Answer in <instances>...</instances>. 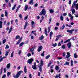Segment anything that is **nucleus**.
<instances>
[{
    "label": "nucleus",
    "mask_w": 78,
    "mask_h": 78,
    "mask_svg": "<svg viewBox=\"0 0 78 78\" xmlns=\"http://www.w3.org/2000/svg\"><path fill=\"white\" fill-rule=\"evenodd\" d=\"M21 73H22V71H20L17 73L16 76H15V74H13V77L14 78H19L20 76V75H21Z\"/></svg>",
    "instance_id": "nucleus-1"
},
{
    "label": "nucleus",
    "mask_w": 78,
    "mask_h": 78,
    "mask_svg": "<svg viewBox=\"0 0 78 78\" xmlns=\"http://www.w3.org/2000/svg\"><path fill=\"white\" fill-rule=\"evenodd\" d=\"M16 39H19L17 43H16V45H18L20 42H21V41L22 40V37H20L19 35H17L16 37L15 38Z\"/></svg>",
    "instance_id": "nucleus-2"
},
{
    "label": "nucleus",
    "mask_w": 78,
    "mask_h": 78,
    "mask_svg": "<svg viewBox=\"0 0 78 78\" xmlns=\"http://www.w3.org/2000/svg\"><path fill=\"white\" fill-rule=\"evenodd\" d=\"M46 14V11L45 9H43L42 10L41 12H40V14H39V15L40 16H42V15H43V16H45Z\"/></svg>",
    "instance_id": "nucleus-3"
},
{
    "label": "nucleus",
    "mask_w": 78,
    "mask_h": 78,
    "mask_svg": "<svg viewBox=\"0 0 78 78\" xmlns=\"http://www.w3.org/2000/svg\"><path fill=\"white\" fill-rule=\"evenodd\" d=\"M34 61V59H33V58H32L30 59H28L27 62H28V63L30 64H32V62H33Z\"/></svg>",
    "instance_id": "nucleus-4"
},
{
    "label": "nucleus",
    "mask_w": 78,
    "mask_h": 78,
    "mask_svg": "<svg viewBox=\"0 0 78 78\" xmlns=\"http://www.w3.org/2000/svg\"><path fill=\"white\" fill-rule=\"evenodd\" d=\"M75 31V29H73L71 30H69L66 31L67 32H69V34H72L73 31Z\"/></svg>",
    "instance_id": "nucleus-5"
},
{
    "label": "nucleus",
    "mask_w": 78,
    "mask_h": 78,
    "mask_svg": "<svg viewBox=\"0 0 78 78\" xmlns=\"http://www.w3.org/2000/svg\"><path fill=\"white\" fill-rule=\"evenodd\" d=\"M78 2V0H76V1H74L73 2V3L72 5V8H74L75 6L76 5L77 3Z\"/></svg>",
    "instance_id": "nucleus-6"
},
{
    "label": "nucleus",
    "mask_w": 78,
    "mask_h": 78,
    "mask_svg": "<svg viewBox=\"0 0 78 78\" xmlns=\"http://www.w3.org/2000/svg\"><path fill=\"white\" fill-rule=\"evenodd\" d=\"M42 48H43L42 46H39L37 50L38 52H40V51H41Z\"/></svg>",
    "instance_id": "nucleus-7"
},
{
    "label": "nucleus",
    "mask_w": 78,
    "mask_h": 78,
    "mask_svg": "<svg viewBox=\"0 0 78 78\" xmlns=\"http://www.w3.org/2000/svg\"><path fill=\"white\" fill-rule=\"evenodd\" d=\"M28 22L26 21L25 22V25L24 27V30H25V29H26L28 25Z\"/></svg>",
    "instance_id": "nucleus-8"
},
{
    "label": "nucleus",
    "mask_w": 78,
    "mask_h": 78,
    "mask_svg": "<svg viewBox=\"0 0 78 78\" xmlns=\"http://www.w3.org/2000/svg\"><path fill=\"white\" fill-rule=\"evenodd\" d=\"M2 55V51H0V56ZM3 60L2 58V56H0V62Z\"/></svg>",
    "instance_id": "nucleus-9"
},
{
    "label": "nucleus",
    "mask_w": 78,
    "mask_h": 78,
    "mask_svg": "<svg viewBox=\"0 0 78 78\" xmlns=\"http://www.w3.org/2000/svg\"><path fill=\"white\" fill-rule=\"evenodd\" d=\"M67 46H68V48H70L72 46V44L71 42H69L67 44Z\"/></svg>",
    "instance_id": "nucleus-10"
},
{
    "label": "nucleus",
    "mask_w": 78,
    "mask_h": 78,
    "mask_svg": "<svg viewBox=\"0 0 78 78\" xmlns=\"http://www.w3.org/2000/svg\"><path fill=\"white\" fill-rule=\"evenodd\" d=\"M28 6L27 5H26L24 7V11H27L28 9Z\"/></svg>",
    "instance_id": "nucleus-11"
},
{
    "label": "nucleus",
    "mask_w": 78,
    "mask_h": 78,
    "mask_svg": "<svg viewBox=\"0 0 78 78\" xmlns=\"http://www.w3.org/2000/svg\"><path fill=\"white\" fill-rule=\"evenodd\" d=\"M3 27V21H0V28H2Z\"/></svg>",
    "instance_id": "nucleus-12"
},
{
    "label": "nucleus",
    "mask_w": 78,
    "mask_h": 78,
    "mask_svg": "<svg viewBox=\"0 0 78 78\" xmlns=\"http://www.w3.org/2000/svg\"><path fill=\"white\" fill-rule=\"evenodd\" d=\"M34 50V47H32L30 49V52H33Z\"/></svg>",
    "instance_id": "nucleus-13"
},
{
    "label": "nucleus",
    "mask_w": 78,
    "mask_h": 78,
    "mask_svg": "<svg viewBox=\"0 0 78 78\" xmlns=\"http://www.w3.org/2000/svg\"><path fill=\"white\" fill-rule=\"evenodd\" d=\"M44 38V37L43 35H41L39 37V39L40 41H42Z\"/></svg>",
    "instance_id": "nucleus-14"
},
{
    "label": "nucleus",
    "mask_w": 78,
    "mask_h": 78,
    "mask_svg": "<svg viewBox=\"0 0 78 78\" xmlns=\"http://www.w3.org/2000/svg\"><path fill=\"white\" fill-rule=\"evenodd\" d=\"M10 67H11V64L10 63L7 64L6 66L7 69H9V68H10Z\"/></svg>",
    "instance_id": "nucleus-15"
},
{
    "label": "nucleus",
    "mask_w": 78,
    "mask_h": 78,
    "mask_svg": "<svg viewBox=\"0 0 78 78\" xmlns=\"http://www.w3.org/2000/svg\"><path fill=\"white\" fill-rule=\"evenodd\" d=\"M60 19L62 21H63V20H64V17H63L62 15H61L60 16Z\"/></svg>",
    "instance_id": "nucleus-16"
},
{
    "label": "nucleus",
    "mask_w": 78,
    "mask_h": 78,
    "mask_svg": "<svg viewBox=\"0 0 78 78\" xmlns=\"http://www.w3.org/2000/svg\"><path fill=\"white\" fill-rule=\"evenodd\" d=\"M49 12L51 14H53V12H54V10L51 9H49Z\"/></svg>",
    "instance_id": "nucleus-17"
},
{
    "label": "nucleus",
    "mask_w": 78,
    "mask_h": 78,
    "mask_svg": "<svg viewBox=\"0 0 78 78\" xmlns=\"http://www.w3.org/2000/svg\"><path fill=\"white\" fill-rule=\"evenodd\" d=\"M74 8L76 9H78V4H76V5H75L74 6Z\"/></svg>",
    "instance_id": "nucleus-18"
},
{
    "label": "nucleus",
    "mask_w": 78,
    "mask_h": 78,
    "mask_svg": "<svg viewBox=\"0 0 78 78\" xmlns=\"http://www.w3.org/2000/svg\"><path fill=\"white\" fill-rule=\"evenodd\" d=\"M36 31H32L31 32L32 33H33V34L35 35V36H36L37 35V34L36 33Z\"/></svg>",
    "instance_id": "nucleus-19"
},
{
    "label": "nucleus",
    "mask_w": 78,
    "mask_h": 78,
    "mask_svg": "<svg viewBox=\"0 0 78 78\" xmlns=\"http://www.w3.org/2000/svg\"><path fill=\"white\" fill-rule=\"evenodd\" d=\"M32 68H33L34 70H36L37 69V68H36V66H34V65H33L32 66Z\"/></svg>",
    "instance_id": "nucleus-20"
},
{
    "label": "nucleus",
    "mask_w": 78,
    "mask_h": 78,
    "mask_svg": "<svg viewBox=\"0 0 78 78\" xmlns=\"http://www.w3.org/2000/svg\"><path fill=\"white\" fill-rule=\"evenodd\" d=\"M16 4H15V5L13 6V7L12 8V11H14V9H15V8H16Z\"/></svg>",
    "instance_id": "nucleus-21"
},
{
    "label": "nucleus",
    "mask_w": 78,
    "mask_h": 78,
    "mask_svg": "<svg viewBox=\"0 0 78 78\" xmlns=\"http://www.w3.org/2000/svg\"><path fill=\"white\" fill-rule=\"evenodd\" d=\"M38 67L39 68V70L40 72H42V66H38Z\"/></svg>",
    "instance_id": "nucleus-22"
},
{
    "label": "nucleus",
    "mask_w": 78,
    "mask_h": 78,
    "mask_svg": "<svg viewBox=\"0 0 78 78\" xmlns=\"http://www.w3.org/2000/svg\"><path fill=\"white\" fill-rule=\"evenodd\" d=\"M70 39H68L67 40L65 41H64V43H65V44H66V43H67V42H70Z\"/></svg>",
    "instance_id": "nucleus-23"
},
{
    "label": "nucleus",
    "mask_w": 78,
    "mask_h": 78,
    "mask_svg": "<svg viewBox=\"0 0 78 78\" xmlns=\"http://www.w3.org/2000/svg\"><path fill=\"white\" fill-rule=\"evenodd\" d=\"M71 11H72V13L73 14L75 13V10L74 9H72Z\"/></svg>",
    "instance_id": "nucleus-24"
},
{
    "label": "nucleus",
    "mask_w": 78,
    "mask_h": 78,
    "mask_svg": "<svg viewBox=\"0 0 78 78\" xmlns=\"http://www.w3.org/2000/svg\"><path fill=\"white\" fill-rule=\"evenodd\" d=\"M44 66V62L42 61V60H41V66Z\"/></svg>",
    "instance_id": "nucleus-25"
},
{
    "label": "nucleus",
    "mask_w": 78,
    "mask_h": 78,
    "mask_svg": "<svg viewBox=\"0 0 78 78\" xmlns=\"http://www.w3.org/2000/svg\"><path fill=\"white\" fill-rule=\"evenodd\" d=\"M24 72L25 73H26L27 72V68H26V66H25L24 68Z\"/></svg>",
    "instance_id": "nucleus-26"
},
{
    "label": "nucleus",
    "mask_w": 78,
    "mask_h": 78,
    "mask_svg": "<svg viewBox=\"0 0 78 78\" xmlns=\"http://www.w3.org/2000/svg\"><path fill=\"white\" fill-rule=\"evenodd\" d=\"M64 28H65V25L63 24L62 26V27L60 28L61 30H63L64 29Z\"/></svg>",
    "instance_id": "nucleus-27"
},
{
    "label": "nucleus",
    "mask_w": 78,
    "mask_h": 78,
    "mask_svg": "<svg viewBox=\"0 0 78 78\" xmlns=\"http://www.w3.org/2000/svg\"><path fill=\"white\" fill-rule=\"evenodd\" d=\"M55 70H59V67L58 66H55Z\"/></svg>",
    "instance_id": "nucleus-28"
},
{
    "label": "nucleus",
    "mask_w": 78,
    "mask_h": 78,
    "mask_svg": "<svg viewBox=\"0 0 78 78\" xmlns=\"http://www.w3.org/2000/svg\"><path fill=\"white\" fill-rule=\"evenodd\" d=\"M12 27H10V29L9 30V33H10L11 32V31H12Z\"/></svg>",
    "instance_id": "nucleus-29"
},
{
    "label": "nucleus",
    "mask_w": 78,
    "mask_h": 78,
    "mask_svg": "<svg viewBox=\"0 0 78 78\" xmlns=\"http://www.w3.org/2000/svg\"><path fill=\"white\" fill-rule=\"evenodd\" d=\"M32 25H33L32 28H34V22L33 21L31 22Z\"/></svg>",
    "instance_id": "nucleus-30"
},
{
    "label": "nucleus",
    "mask_w": 78,
    "mask_h": 78,
    "mask_svg": "<svg viewBox=\"0 0 78 78\" xmlns=\"http://www.w3.org/2000/svg\"><path fill=\"white\" fill-rule=\"evenodd\" d=\"M23 44H24V43L23 42H22L20 44L19 46L20 47H21V46H22V45H23Z\"/></svg>",
    "instance_id": "nucleus-31"
},
{
    "label": "nucleus",
    "mask_w": 78,
    "mask_h": 78,
    "mask_svg": "<svg viewBox=\"0 0 78 78\" xmlns=\"http://www.w3.org/2000/svg\"><path fill=\"white\" fill-rule=\"evenodd\" d=\"M71 66H73V61L72 60L71 61Z\"/></svg>",
    "instance_id": "nucleus-32"
},
{
    "label": "nucleus",
    "mask_w": 78,
    "mask_h": 78,
    "mask_svg": "<svg viewBox=\"0 0 78 78\" xmlns=\"http://www.w3.org/2000/svg\"><path fill=\"white\" fill-rule=\"evenodd\" d=\"M74 57L75 58H78V55H76V54L75 53L74 55Z\"/></svg>",
    "instance_id": "nucleus-33"
},
{
    "label": "nucleus",
    "mask_w": 78,
    "mask_h": 78,
    "mask_svg": "<svg viewBox=\"0 0 78 78\" xmlns=\"http://www.w3.org/2000/svg\"><path fill=\"white\" fill-rule=\"evenodd\" d=\"M69 64L70 63L69 62H66L64 64V65H67V66H69Z\"/></svg>",
    "instance_id": "nucleus-34"
},
{
    "label": "nucleus",
    "mask_w": 78,
    "mask_h": 78,
    "mask_svg": "<svg viewBox=\"0 0 78 78\" xmlns=\"http://www.w3.org/2000/svg\"><path fill=\"white\" fill-rule=\"evenodd\" d=\"M6 39H4V40H3V41H2V44H5V43H6Z\"/></svg>",
    "instance_id": "nucleus-35"
},
{
    "label": "nucleus",
    "mask_w": 78,
    "mask_h": 78,
    "mask_svg": "<svg viewBox=\"0 0 78 78\" xmlns=\"http://www.w3.org/2000/svg\"><path fill=\"white\" fill-rule=\"evenodd\" d=\"M50 56V55H49L45 57L46 59H48Z\"/></svg>",
    "instance_id": "nucleus-36"
},
{
    "label": "nucleus",
    "mask_w": 78,
    "mask_h": 78,
    "mask_svg": "<svg viewBox=\"0 0 78 78\" xmlns=\"http://www.w3.org/2000/svg\"><path fill=\"white\" fill-rule=\"evenodd\" d=\"M9 51H6V52L5 53V56H7V55H8V54L9 53Z\"/></svg>",
    "instance_id": "nucleus-37"
},
{
    "label": "nucleus",
    "mask_w": 78,
    "mask_h": 78,
    "mask_svg": "<svg viewBox=\"0 0 78 78\" xmlns=\"http://www.w3.org/2000/svg\"><path fill=\"white\" fill-rule=\"evenodd\" d=\"M5 16L6 17H8V12L7 11L5 12Z\"/></svg>",
    "instance_id": "nucleus-38"
},
{
    "label": "nucleus",
    "mask_w": 78,
    "mask_h": 78,
    "mask_svg": "<svg viewBox=\"0 0 78 78\" xmlns=\"http://www.w3.org/2000/svg\"><path fill=\"white\" fill-rule=\"evenodd\" d=\"M11 75V72H8L7 73V77H9V75Z\"/></svg>",
    "instance_id": "nucleus-39"
},
{
    "label": "nucleus",
    "mask_w": 78,
    "mask_h": 78,
    "mask_svg": "<svg viewBox=\"0 0 78 78\" xmlns=\"http://www.w3.org/2000/svg\"><path fill=\"white\" fill-rule=\"evenodd\" d=\"M14 56V51H13L12 52L11 54V58H12L13 57V56Z\"/></svg>",
    "instance_id": "nucleus-40"
},
{
    "label": "nucleus",
    "mask_w": 78,
    "mask_h": 78,
    "mask_svg": "<svg viewBox=\"0 0 78 78\" xmlns=\"http://www.w3.org/2000/svg\"><path fill=\"white\" fill-rule=\"evenodd\" d=\"M52 46L54 47H55L56 46H57V43H55V44H52Z\"/></svg>",
    "instance_id": "nucleus-41"
},
{
    "label": "nucleus",
    "mask_w": 78,
    "mask_h": 78,
    "mask_svg": "<svg viewBox=\"0 0 78 78\" xmlns=\"http://www.w3.org/2000/svg\"><path fill=\"white\" fill-rule=\"evenodd\" d=\"M34 1V0H30V1L29 4H32V3H33V1Z\"/></svg>",
    "instance_id": "nucleus-42"
},
{
    "label": "nucleus",
    "mask_w": 78,
    "mask_h": 78,
    "mask_svg": "<svg viewBox=\"0 0 78 78\" xmlns=\"http://www.w3.org/2000/svg\"><path fill=\"white\" fill-rule=\"evenodd\" d=\"M50 36H52V35H53V33L52 31H51L50 32Z\"/></svg>",
    "instance_id": "nucleus-43"
},
{
    "label": "nucleus",
    "mask_w": 78,
    "mask_h": 78,
    "mask_svg": "<svg viewBox=\"0 0 78 78\" xmlns=\"http://www.w3.org/2000/svg\"><path fill=\"white\" fill-rule=\"evenodd\" d=\"M51 62H50L48 64V66H47V67H50V65H51Z\"/></svg>",
    "instance_id": "nucleus-44"
},
{
    "label": "nucleus",
    "mask_w": 78,
    "mask_h": 78,
    "mask_svg": "<svg viewBox=\"0 0 78 78\" xmlns=\"http://www.w3.org/2000/svg\"><path fill=\"white\" fill-rule=\"evenodd\" d=\"M66 27H69V28H71L72 27V26L70 25H68V24H66Z\"/></svg>",
    "instance_id": "nucleus-45"
},
{
    "label": "nucleus",
    "mask_w": 78,
    "mask_h": 78,
    "mask_svg": "<svg viewBox=\"0 0 78 78\" xmlns=\"http://www.w3.org/2000/svg\"><path fill=\"white\" fill-rule=\"evenodd\" d=\"M8 48H9V46L8 44H6V46L5 47V49H8Z\"/></svg>",
    "instance_id": "nucleus-46"
},
{
    "label": "nucleus",
    "mask_w": 78,
    "mask_h": 78,
    "mask_svg": "<svg viewBox=\"0 0 78 78\" xmlns=\"http://www.w3.org/2000/svg\"><path fill=\"white\" fill-rule=\"evenodd\" d=\"M27 56L28 57H30V56H31V54L30 53H28L27 54Z\"/></svg>",
    "instance_id": "nucleus-47"
},
{
    "label": "nucleus",
    "mask_w": 78,
    "mask_h": 78,
    "mask_svg": "<svg viewBox=\"0 0 78 78\" xmlns=\"http://www.w3.org/2000/svg\"><path fill=\"white\" fill-rule=\"evenodd\" d=\"M6 71H7V70H6V68H5L4 69V73H6Z\"/></svg>",
    "instance_id": "nucleus-48"
},
{
    "label": "nucleus",
    "mask_w": 78,
    "mask_h": 78,
    "mask_svg": "<svg viewBox=\"0 0 78 78\" xmlns=\"http://www.w3.org/2000/svg\"><path fill=\"white\" fill-rule=\"evenodd\" d=\"M6 75L4 74L3 75L2 78H6Z\"/></svg>",
    "instance_id": "nucleus-49"
},
{
    "label": "nucleus",
    "mask_w": 78,
    "mask_h": 78,
    "mask_svg": "<svg viewBox=\"0 0 78 78\" xmlns=\"http://www.w3.org/2000/svg\"><path fill=\"white\" fill-rule=\"evenodd\" d=\"M52 19L51 18H50V19L49 20V22L48 23L49 24H50V23H51V22Z\"/></svg>",
    "instance_id": "nucleus-50"
},
{
    "label": "nucleus",
    "mask_w": 78,
    "mask_h": 78,
    "mask_svg": "<svg viewBox=\"0 0 78 78\" xmlns=\"http://www.w3.org/2000/svg\"><path fill=\"white\" fill-rule=\"evenodd\" d=\"M56 37H57L59 38V37H62V35L61 34H60L59 35H58Z\"/></svg>",
    "instance_id": "nucleus-51"
},
{
    "label": "nucleus",
    "mask_w": 78,
    "mask_h": 78,
    "mask_svg": "<svg viewBox=\"0 0 78 78\" xmlns=\"http://www.w3.org/2000/svg\"><path fill=\"white\" fill-rule=\"evenodd\" d=\"M19 17H20L21 19H22V14H20L19 15Z\"/></svg>",
    "instance_id": "nucleus-52"
},
{
    "label": "nucleus",
    "mask_w": 78,
    "mask_h": 78,
    "mask_svg": "<svg viewBox=\"0 0 78 78\" xmlns=\"http://www.w3.org/2000/svg\"><path fill=\"white\" fill-rule=\"evenodd\" d=\"M62 48L63 49H64L66 48V46H65V45H63L62 46Z\"/></svg>",
    "instance_id": "nucleus-53"
},
{
    "label": "nucleus",
    "mask_w": 78,
    "mask_h": 78,
    "mask_svg": "<svg viewBox=\"0 0 78 78\" xmlns=\"http://www.w3.org/2000/svg\"><path fill=\"white\" fill-rule=\"evenodd\" d=\"M55 30H58V27H55L54 28Z\"/></svg>",
    "instance_id": "nucleus-54"
},
{
    "label": "nucleus",
    "mask_w": 78,
    "mask_h": 78,
    "mask_svg": "<svg viewBox=\"0 0 78 78\" xmlns=\"http://www.w3.org/2000/svg\"><path fill=\"white\" fill-rule=\"evenodd\" d=\"M38 6V4L37 3H36L34 5V7H37Z\"/></svg>",
    "instance_id": "nucleus-55"
},
{
    "label": "nucleus",
    "mask_w": 78,
    "mask_h": 78,
    "mask_svg": "<svg viewBox=\"0 0 78 78\" xmlns=\"http://www.w3.org/2000/svg\"><path fill=\"white\" fill-rule=\"evenodd\" d=\"M59 38L58 37H57L56 38V39L55 40V41H58V40H59Z\"/></svg>",
    "instance_id": "nucleus-56"
},
{
    "label": "nucleus",
    "mask_w": 78,
    "mask_h": 78,
    "mask_svg": "<svg viewBox=\"0 0 78 78\" xmlns=\"http://www.w3.org/2000/svg\"><path fill=\"white\" fill-rule=\"evenodd\" d=\"M19 9H18V8H17L16 10V13H17V11H19Z\"/></svg>",
    "instance_id": "nucleus-57"
},
{
    "label": "nucleus",
    "mask_w": 78,
    "mask_h": 78,
    "mask_svg": "<svg viewBox=\"0 0 78 78\" xmlns=\"http://www.w3.org/2000/svg\"><path fill=\"white\" fill-rule=\"evenodd\" d=\"M21 52H22V51H21V50H20L19 51V52H18V54L19 55H20V53H21Z\"/></svg>",
    "instance_id": "nucleus-58"
},
{
    "label": "nucleus",
    "mask_w": 78,
    "mask_h": 78,
    "mask_svg": "<svg viewBox=\"0 0 78 78\" xmlns=\"http://www.w3.org/2000/svg\"><path fill=\"white\" fill-rule=\"evenodd\" d=\"M28 15H27V16H26L24 18V20H27V19H28Z\"/></svg>",
    "instance_id": "nucleus-59"
},
{
    "label": "nucleus",
    "mask_w": 78,
    "mask_h": 78,
    "mask_svg": "<svg viewBox=\"0 0 78 78\" xmlns=\"http://www.w3.org/2000/svg\"><path fill=\"white\" fill-rule=\"evenodd\" d=\"M61 42H59L58 44V46H61Z\"/></svg>",
    "instance_id": "nucleus-60"
},
{
    "label": "nucleus",
    "mask_w": 78,
    "mask_h": 78,
    "mask_svg": "<svg viewBox=\"0 0 78 78\" xmlns=\"http://www.w3.org/2000/svg\"><path fill=\"white\" fill-rule=\"evenodd\" d=\"M9 6L10 7L11 6V4L10 3V2L9 3Z\"/></svg>",
    "instance_id": "nucleus-61"
},
{
    "label": "nucleus",
    "mask_w": 78,
    "mask_h": 78,
    "mask_svg": "<svg viewBox=\"0 0 78 78\" xmlns=\"http://www.w3.org/2000/svg\"><path fill=\"white\" fill-rule=\"evenodd\" d=\"M41 56H43V57H44V54L42 53L41 54Z\"/></svg>",
    "instance_id": "nucleus-62"
},
{
    "label": "nucleus",
    "mask_w": 78,
    "mask_h": 78,
    "mask_svg": "<svg viewBox=\"0 0 78 78\" xmlns=\"http://www.w3.org/2000/svg\"><path fill=\"white\" fill-rule=\"evenodd\" d=\"M56 25L57 26H59V23H56Z\"/></svg>",
    "instance_id": "nucleus-63"
},
{
    "label": "nucleus",
    "mask_w": 78,
    "mask_h": 78,
    "mask_svg": "<svg viewBox=\"0 0 78 78\" xmlns=\"http://www.w3.org/2000/svg\"><path fill=\"white\" fill-rule=\"evenodd\" d=\"M70 56V55H67L66 56V58H69Z\"/></svg>",
    "instance_id": "nucleus-64"
}]
</instances>
